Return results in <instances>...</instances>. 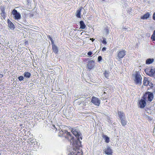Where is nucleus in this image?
<instances>
[{
	"mask_svg": "<svg viewBox=\"0 0 155 155\" xmlns=\"http://www.w3.org/2000/svg\"><path fill=\"white\" fill-rule=\"evenodd\" d=\"M3 77V75L1 74H0V78H2Z\"/></svg>",
	"mask_w": 155,
	"mask_h": 155,
	"instance_id": "473e14b6",
	"label": "nucleus"
},
{
	"mask_svg": "<svg viewBox=\"0 0 155 155\" xmlns=\"http://www.w3.org/2000/svg\"><path fill=\"white\" fill-rule=\"evenodd\" d=\"M94 61L93 60H91L89 61L88 62L87 65L88 68L89 69H92L94 66Z\"/></svg>",
	"mask_w": 155,
	"mask_h": 155,
	"instance_id": "1a4fd4ad",
	"label": "nucleus"
},
{
	"mask_svg": "<svg viewBox=\"0 0 155 155\" xmlns=\"http://www.w3.org/2000/svg\"><path fill=\"white\" fill-rule=\"evenodd\" d=\"M146 101L147 100L143 98L140 100L138 104L140 108H143L146 106Z\"/></svg>",
	"mask_w": 155,
	"mask_h": 155,
	"instance_id": "6e6552de",
	"label": "nucleus"
},
{
	"mask_svg": "<svg viewBox=\"0 0 155 155\" xmlns=\"http://www.w3.org/2000/svg\"><path fill=\"white\" fill-rule=\"evenodd\" d=\"M52 45V49L53 51L55 53H57L58 52V49L57 47L54 44H53Z\"/></svg>",
	"mask_w": 155,
	"mask_h": 155,
	"instance_id": "2eb2a0df",
	"label": "nucleus"
},
{
	"mask_svg": "<svg viewBox=\"0 0 155 155\" xmlns=\"http://www.w3.org/2000/svg\"><path fill=\"white\" fill-rule=\"evenodd\" d=\"M123 29L125 30H126L127 29V28H123Z\"/></svg>",
	"mask_w": 155,
	"mask_h": 155,
	"instance_id": "f704fd0d",
	"label": "nucleus"
},
{
	"mask_svg": "<svg viewBox=\"0 0 155 155\" xmlns=\"http://www.w3.org/2000/svg\"><path fill=\"white\" fill-rule=\"evenodd\" d=\"M148 85L150 86H152L153 84L152 83L150 82V84H148Z\"/></svg>",
	"mask_w": 155,
	"mask_h": 155,
	"instance_id": "2f4dec72",
	"label": "nucleus"
},
{
	"mask_svg": "<svg viewBox=\"0 0 155 155\" xmlns=\"http://www.w3.org/2000/svg\"><path fill=\"white\" fill-rule=\"evenodd\" d=\"M104 152L107 155L111 154L112 153V150L109 147H107V149L105 150Z\"/></svg>",
	"mask_w": 155,
	"mask_h": 155,
	"instance_id": "f8f14e48",
	"label": "nucleus"
},
{
	"mask_svg": "<svg viewBox=\"0 0 155 155\" xmlns=\"http://www.w3.org/2000/svg\"><path fill=\"white\" fill-rule=\"evenodd\" d=\"M90 39L92 41H93L94 40V39L93 38H90Z\"/></svg>",
	"mask_w": 155,
	"mask_h": 155,
	"instance_id": "72a5a7b5",
	"label": "nucleus"
},
{
	"mask_svg": "<svg viewBox=\"0 0 155 155\" xmlns=\"http://www.w3.org/2000/svg\"><path fill=\"white\" fill-rule=\"evenodd\" d=\"M49 38L50 40L51 41V44H52V45L54 44V41H53V39L51 38V37L49 36Z\"/></svg>",
	"mask_w": 155,
	"mask_h": 155,
	"instance_id": "393cba45",
	"label": "nucleus"
},
{
	"mask_svg": "<svg viewBox=\"0 0 155 155\" xmlns=\"http://www.w3.org/2000/svg\"><path fill=\"white\" fill-rule=\"evenodd\" d=\"M102 59V58L101 56H100L98 57V61H101V60Z\"/></svg>",
	"mask_w": 155,
	"mask_h": 155,
	"instance_id": "bb28decb",
	"label": "nucleus"
},
{
	"mask_svg": "<svg viewBox=\"0 0 155 155\" xmlns=\"http://www.w3.org/2000/svg\"><path fill=\"white\" fill-rule=\"evenodd\" d=\"M85 103V102H84H84H83V104H84V103Z\"/></svg>",
	"mask_w": 155,
	"mask_h": 155,
	"instance_id": "4c0bfd02",
	"label": "nucleus"
},
{
	"mask_svg": "<svg viewBox=\"0 0 155 155\" xmlns=\"http://www.w3.org/2000/svg\"><path fill=\"white\" fill-rule=\"evenodd\" d=\"M81 104V103H80L79 104V105H80V104Z\"/></svg>",
	"mask_w": 155,
	"mask_h": 155,
	"instance_id": "58836bf2",
	"label": "nucleus"
},
{
	"mask_svg": "<svg viewBox=\"0 0 155 155\" xmlns=\"http://www.w3.org/2000/svg\"><path fill=\"white\" fill-rule=\"evenodd\" d=\"M80 24L81 28L84 29L85 28L86 26L83 21H80Z\"/></svg>",
	"mask_w": 155,
	"mask_h": 155,
	"instance_id": "f3484780",
	"label": "nucleus"
},
{
	"mask_svg": "<svg viewBox=\"0 0 155 155\" xmlns=\"http://www.w3.org/2000/svg\"><path fill=\"white\" fill-rule=\"evenodd\" d=\"M24 76L27 78H29L31 75V73L28 72H25L24 73Z\"/></svg>",
	"mask_w": 155,
	"mask_h": 155,
	"instance_id": "aec40b11",
	"label": "nucleus"
},
{
	"mask_svg": "<svg viewBox=\"0 0 155 155\" xmlns=\"http://www.w3.org/2000/svg\"><path fill=\"white\" fill-rule=\"evenodd\" d=\"M78 101V99H76L75 100V101Z\"/></svg>",
	"mask_w": 155,
	"mask_h": 155,
	"instance_id": "e433bc0d",
	"label": "nucleus"
},
{
	"mask_svg": "<svg viewBox=\"0 0 155 155\" xmlns=\"http://www.w3.org/2000/svg\"><path fill=\"white\" fill-rule=\"evenodd\" d=\"M153 19L155 20V12L154 13L153 16Z\"/></svg>",
	"mask_w": 155,
	"mask_h": 155,
	"instance_id": "c85d7f7f",
	"label": "nucleus"
},
{
	"mask_svg": "<svg viewBox=\"0 0 155 155\" xmlns=\"http://www.w3.org/2000/svg\"><path fill=\"white\" fill-rule=\"evenodd\" d=\"M18 79L19 81H21L23 80L24 78L22 76H20L18 78Z\"/></svg>",
	"mask_w": 155,
	"mask_h": 155,
	"instance_id": "a878e982",
	"label": "nucleus"
},
{
	"mask_svg": "<svg viewBox=\"0 0 155 155\" xmlns=\"http://www.w3.org/2000/svg\"><path fill=\"white\" fill-rule=\"evenodd\" d=\"M120 120L121 124L122 126H125L127 122L126 120V118L120 119Z\"/></svg>",
	"mask_w": 155,
	"mask_h": 155,
	"instance_id": "a211bd4d",
	"label": "nucleus"
},
{
	"mask_svg": "<svg viewBox=\"0 0 155 155\" xmlns=\"http://www.w3.org/2000/svg\"><path fill=\"white\" fill-rule=\"evenodd\" d=\"M12 14L13 15L14 18L15 19L18 20L20 19L21 14L17 11V10L15 9H13L12 11Z\"/></svg>",
	"mask_w": 155,
	"mask_h": 155,
	"instance_id": "20e7f679",
	"label": "nucleus"
},
{
	"mask_svg": "<svg viewBox=\"0 0 155 155\" xmlns=\"http://www.w3.org/2000/svg\"><path fill=\"white\" fill-rule=\"evenodd\" d=\"M102 43L104 44H107V42L105 40H103V41H102Z\"/></svg>",
	"mask_w": 155,
	"mask_h": 155,
	"instance_id": "c756f323",
	"label": "nucleus"
},
{
	"mask_svg": "<svg viewBox=\"0 0 155 155\" xmlns=\"http://www.w3.org/2000/svg\"><path fill=\"white\" fill-rule=\"evenodd\" d=\"M143 84L145 86H147L148 84H150V82L148 80L147 78L144 77L143 79Z\"/></svg>",
	"mask_w": 155,
	"mask_h": 155,
	"instance_id": "dca6fc26",
	"label": "nucleus"
},
{
	"mask_svg": "<svg viewBox=\"0 0 155 155\" xmlns=\"http://www.w3.org/2000/svg\"><path fill=\"white\" fill-rule=\"evenodd\" d=\"M91 102L95 105L98 106L100 105L101 103L100 100L98 98L95 97H92Z\"/></svg>",
	"mask_w": 155,
	"mask_h": 155,
	"instance_id": "0eeeda50",
	"label": "nucleus"
},
{
	"mask_svg": "<svg viewBox=\"0 0 155 155\" xmlns=\"http://www.w3.org/2000/svg\"><path fill=\"white\" fill-rule=\"evenodd\" d=\"M103 40H105L106 41V38L104 37L103 38Z\"/></svg>",
	"mask_w": 155,
	"mask_h": 155,
	"instance_id": "c9c22d12",
	"label": "nucleus"
},
{
	"mask_svg": "<svg viewBox=\"0 0 155 155\" xmlns=\"http://www.w3.org/2000/svg\"><path fill=\"white\" fill-rule=\"evenodd\" d=\"M87 55H88L89 56H91L92 54V52L91 51H89L88 52L87 54Z\"/></svg>",
	"mask_w": 155,
	"mask_h": 155,
	"instance_id": "cd10ccee",
	"label": "nucleus"
},
{
	"mask_svg": "<svg viewBox=\"0 0 155 155\" xmlns=\"http://www.w3.org/2000/svg\"><path fill=\"white\" fill-rule=\"evenodd\" d=\"M126 51L125 50H122L119 51L117 56V59H120L123 58L126 55Z\"/></svg>",
	"mask_w": 155,
	"mask_h": 155,
	"instance_id": "423d86ee",
	"label": "nucleus"
},
{
	"mask_svg": "<svg viewBox=\"0 0 155 155\" xmlns=\"http://www.w3.org/2000/svg\"><path fill=\"white\" fill-rule=\"evenodd\" d=\"M146 73L150 77H154L155 76V69L149 68L145 70Z\"/></svg>",
	"mask_w": 155,
	"mask_h": 155,
	"instance_id": "7ed1b4c3",
	"label": "nucleus"
},
{
	"mask_svg": "<svg viewBox=\"0 0 155 155\" xmlns=\"http://www.w3.org/2000/svg\"><path fill=\"white\" fill-rule=\"evenodd\" d=\"M0 155H1V153H0Z\"/></svg>",
	"mask_w": 155,
	"mask_h": 155,
	"instance_id": "a19ab883",
	"label": "nucleus"
},
{
	"mask_svg": "<svg viewBox=\"0 0 155 155\" xmlns=\"http://www.w3.org/2000/svg\"><path fill=\"white\" fill-rule=\"evenodd\" d=\"M83 8L82 7H81L79 8V9H78L76 13V16L78 18H81V12L82 9Z\"/></svg>",
	"mask_w": 155,
	"mask_h": 155,
	"instance_id": "9b49d317",
	"label": "nucleus"
},
{
	"mask_svg": "<svg viewBox=\"0 0 155 155\" xmlns=\"http://www.w3.org/2000/svg\"><path fill=\"white\" fill-rule=\"evenodd\" d=\"M153 94L152 93L150 92H147L144 95L142 98L146 100L147 101H151L153 99Z\"/></svg>",
	"mask_w": 155,
	"mask_h": 155,
	"instance_id": "f03ea898",
	"label": "nucleus"
},
{
	"mask_svg": "<svg viewBox=\"0 0 155 155\" xmlns=\"http://www.w3.org/2000/svg\"><path fill=\"white\" fill-rule=\"evenodd\" d=\"M154 61V59L153 58H148L147 59L146 61V63L147 64H149L153 63Z\"/></svg>",
	"mask_w": 155,
	"mask_h": 155,
	"instance_id": "6ab92c4d",
	"label": "nucleus"
},
{
	"mask_svg": "<svg viewBox=\"0 0 155 155\" xmlns=\"http://www.w3.org/2000/svg\"><path fill=\"white\" fill-rule=\"evenodd\" d=\"M104 137L105 142L107 143H109L110 141L109 138L106 136H104Z\"/></svg>",
	"mask_w": 155,
	"mask_h": 155,
	"instance_id": "5701e85b",
	"label": "nucleus"
},
{
	"mask_svg": "<svg viewBox=\"0 0 155 155\" xmlns=\"http://www.w3.org/2000/svg\"><path fill=\"white\" fill-rule=\"evenodd\" d=\"M118 116L120 119H124V118H126L124 113L123 112L120 111H118Z\"/></svg>",
	"mask_w": 155,
	"mask_h": 155,
	"instance_id": "ddd939ff",
	"label": "nucleus"
},
{
	"mask_svg": "<svg viewBox=\"0 0 155 155\" xmlns=\"http://www.w3.org/2000/svg\"><path fill=\"white\" fill-rule=\"evenodd\" d=\"M1 16L3 17V18L5 19L6 18V15L5 13V11L4 10H2V12L1 13Z\"/></svg>",
	"mask_w": 155,
	"mask_h": 155,
	"instance_id": "412c9836",
	"label": "nucleus"
},
{
	"mask_svg": "<svg viewBox=\"0 0 155 155\" xmlns=\"http://www.w3.org/2000/svg\"><path fill=\"white\" fill-rule=\"evenodd\" d=\"M151 39L153 41H155V30L154 31L153 33L151 36Z\"/></svg>",
	"mask_w": 155,
	"mask_h": 155,
	"instance_id": "4be33fe9",
	"label": "nucleus"
},
{
	"mask_svg": "<svg viewBox=\"0 0 155 155\" xmlns=\"http://www.w3.org/2000/svg\"><path fill=\"white\" fill-rule=\"evenodd\" d=\"M59 131V134L62 135V136L65 137L69 141H70L71 144H72L74 151H72L73 154L71 152L70 153V155H81V153L78 151V149H80L81 147V142L80 139L82 140V136L80 133H79L76 130L73 129L72 130V134L75 136L76 139H74V138L72 137L69 132L65 130L61 129ZM69 155L70 154H69Z\"/></svg>",
	"mask_w": 155,
	"mask_h": 155,
	"instance_id": "f257e3e1",
	"label": "nucleus"
},
{
	"mask_svg": "<svg viewBox=\"0 0 155 155\" xmlns=\"http://www.w3.org/2000/svg\"><path fill=\"white\" fill-rule=\"evenodd\" d=\"M104 93H105V92H104Z\"/></svg>",
	"mask_w": 155,
	"mask_h": 155,
	"instance_id": "ea45409f",
	"label": "nucleus"
},
{
	"mask_svg": "<svg viewBox=\"0 0 155 155\" xmlns=\"http://www.w3.org/2000/svg\"><path fill=\"white\" fill-rule=\"evenodd\" d=\"M150 15V14L149 12L143 15V16H141V19H145L148 18Z\"/></svg>",
	"mask_w": 155,
	"mask_h": 155,
	"instance_id": "4468645a",
	"label": "nucleus"
},
{
	"mask_svg": "<svg viewBox=\"0 0 155 155\" xmlns=\"http://www.w3.org/2000/svg\"><path fill=\"white\" fill-rule=\"evenodd\" d=\"M109 72L107 71H105L104 73V76L106 78H107L109 76Z\"/></svg>",
	"mask_w": 155,
	"mask_h": 155,
	"instance_id": "b1692460",
	"label": "nucleus"
},
{
	"mask_svg": "<svg viewBox=\"0 0 155 155\" xmlns=\"http://www.w3.org/2000/svg\"><path fill=\"white\" fill-rule=\"evenodd\" d=\"M106 47H103V48H102V51H105V50H106Z\"/></svg>",
	"mask_w": 155,
	"mask_h": 155,
	"instance_id": "7c9ffc66",
	"label": "nucleus"
},
{
	"mask_svg": "<svg viewBox=\"0 0 155 155\" xmlns=\"http://www.w3.org/2000/svg\"><path fill=\"white\" fill-rule=\"evenodd\" d=\"M7 23L8 25V27L11 29H13L15 28V27L13 24L9 19L7 20Z\"/></svg>",
	"mask_w": 155,
	"mask_h": 155,
	"instance_id": "9d476101",
	"label": "nucleus"
},
{
	"mask_svg": "<svg viewBox=\"0 0 155 155\" xmlns=\"http://www.w3.org/2000/svg\"><path fill=\"white\" fill-rule=\"evenodd\" d=\"M134 81L137 84H141V77L139 73L137 72L134 75Z\"/></svg>",
	"mask_w": 155,
	"mask_h": 155,
	"instance_id": "39448f33",
	"label": "nucleus"
}]
</instances>
